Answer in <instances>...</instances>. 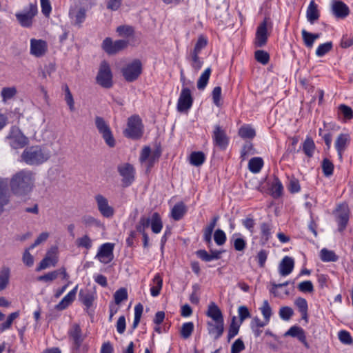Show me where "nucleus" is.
<instances>
[{
	"mask_svg": "<svg viewBox=\"0 0 353 353\" xmlns=\"http://www.w3.org/2000/svg\"><path fill=\"white\" fill-rule=\"evenodd\" d=\"M36 172L28 169H22L13 174L10 180L12 193L17 197H26L34 190Z\"/></svg>",
	"mask_w": 353,
	"mask_h": 353,
	"instance_id": "1",
	"label": "nucleus"
},
{
	"mask_svg": "<svg viewBox=\"0 0 353 353\" xmlns=\"http://www.w3.org/2000/svg\"><path fill=\"white\" fill-rule=\"evenodd\" d=\"M51 157L50 150L44 145L26 147L19 157V161L30 166H39Z\"/></svg>",
	"mask_w": 353,
	"mask_h": 353,
	"instance_id": "2",
	"label": "nucleus"
},
{
	"mask_svg": "<svg viewBox=\"0 0 353 353\" xmlns=\"http://www.w3.org/2000/svg\"><path fill=\"white\" fill-rule=\"evenodd\" d=\"M143 134V125L141 119L137 114H134L128 119L127 128L123 131L125 137L137 140Z\"/></svg>",
	"mask_w": 353,
	"mask_h": 353,
	"instance_id": "3",
	"label": "nucleus"
},
{
	"mask_svg": "<svg viewBox=\"0 0 353 353\" xmlns=\"http://www.w3.org/2000/svg\"><path fill=\"white\" fill-rule=\"evenodd\" d=\"M6 140L9 145L14 150L21 149L29 143L28 138L23 134L21 130L17 126H12Z\"/></svg>",
	"mask_w": 353,
	"mask_h": 353,
	"instance_id": "4",
	"label": "nucleus"
},
{
	"mask_svg": "<svg viewBox=\"0 0 353 353\" xmlns=\"http://www.w3.org/2000/svg\"><path fill=\"white\" fill-rule=\"evenodd\" d=\"M112 79L113 75L110 64L105 60L102 61L96 77L97 83L103 88L109 89L113 85Z\"/></svg>",
	"mask_w": 353,
	"mask_h": 353,
	"instance_id": "5",
	"label": "nucleus"
},
{
	"mask_svg": "<svg viewBox=\"0 0 353 353\" xmlns=\"http://www.w3.org/2000/svg\"><path fill=\"white\" fill-rule=\"evenodd\" d=\"M37 12V4L31 3L28 7L24 8L21 12H17L15 17L22 27L30 28L32 26L33 19Z\"/></svg>",
	"mask_w": 353,
	"mask_h": 353,
	"instance_id": "6",
	"label": "nucleus"
},
{
	"mask_svg": "<svg viewBox=\"0 0 353 353\" xmlns=\"http://www.w3.org/2000/svg\"><path fill=\"white\" fill-rule=\"evenodd\" d=\"M143 67L139 59H134L121 69V73L127 82L135 81L142 73Z\"/></svg>",
	"mask_w": 353,
	"mask_h": 353,
	"instance_id": "7",
	"label": "nucleus"
},
{
	"mask_svg": "<svg viewBox=\"0 0 353 353\" xmlns=\"http://www.w3.org/2000/svg\"><path fill=\"white\" fill-rule=\"evenodd\" d=\"M94 123L97 129L99 134H101L107 145L110 148H114L116 145V141L109 125L105 119L101 117L97 116L94 119Z\"/></svg>",
	"mask_w": 353,
	"mask_h": 353,
	"instance_id": "8",
	"label": "nucleus"
},
{
	"mask_svg": "<svg viewBox=\"0 0 353 353\" xmlns=\"http://www.w3.org/2000/svg\"><path fill=\"white\" fill-rule=\"evenodd\" d=\"M68 335L71 342V348L74 352H79L85 336L82 333L80 325L72 324L68 331Z\"/></svg>",
	"mask_w": 353,
	"mask_h": 353,
	"instance_id": "9",
	"label": "nucleus"
},
{
	"mask_svg": "<svg viewBox=\"0 0 353 353\" xmlns=\"http://www.w3.org/2000/svg\"><path fill=\"white\" fill-rule=\"evenodd\" d=\"M128 46V41L119 39L114 42L110 37H106L102 42V49L110 55L115 54Z\"/></svg>",
	"mask_w": 353,
	"mask_h": 353,
	"instance_id": "10",
	"label": "nucleus"
},
{
	"mask_svg": "<svg viewBox=\"0 0 353 353\" xmlns=\"http://www.w3.org/2000/svg\"><path fill=\"white\" fill-rule=\"evenodd\" d=\"M212 137L214 146L221 150H226L229 145L230 138L227 136L225 130L219 125L214 126Z\"/></svg>",
	"mask_w": 353,
	"mask_h": 353,
	"instance_id": "11",
	"label": "nucleus"
},
{
	"mask_svg": "<svg viewBox=\"0 0 353 353\" xmlns=\"http://www.w3.org/2000/svg\"><path fill=\"white\" fill-rule=\"evenodd\" d=\"M193 98L190 90L187 87H183L177 101V110L179 112H186L191 108Z\"/></svg>",
	"mask_w": 353,
	"mask_h": 353,
	"instance_id": "12",
	"label": "nucleus"
},
{
	"mask_svg": "<svg viewBox=\"0 0 353 353\" xmlns=\"http://www.w3.org/2000/svg\"><path fill=\"white\" fill-rule=\"evenodd\" d=\"M117 170L122 176L123 186H130L134 181V169L132 165L125 163L117 166Z\"/></svg>",
	"mask_w": 353,
	"mask_h": 353,
	"instance_id": "13",
	"label": "nucleus"
},
{
	"mask_svg": "<svg viewBox=\"0 0 353 353\" xmlns=\"http://www.w3.org/2000/svg\"><path fill=\"white\" fill-rule=\"evenodd\" d=\"M268 18H265L263 21L256 28L254 46L257 48H261L266 45L268 41Z\"/></svg>",
	"mask_w": 353,
	"mask_h": 353,
	"instance_id": "14",
	"label": "nucleus"
},
{
	"mask_svg": "<svg viewBox=\"0 0 353 353\" xmlns=\"http://www.w3.org/2000/svg\"><path fill=\"white\" fill-rule=\"evenodd\" d=\"M94 199L101 215L105 218H112L114 214V210L109 205L108 199L102 194H97Z\"/></svg>",
	"mask_w": 353,
	"mask_h": 353,
	"instance_id": "15",
	"label": "nucleus"
},
{
	"mask_svg": "<svg viewBox=\"0 0 353 353\" xmlns=\"http://www.w3.org/2000/svg\"><path fill=\"white\" fill-rule=\"evenodd\" d=\"M114 244L111 243H105L102 244L98 250L96 258L105 264L111 262L113 259Z\"/></svg>",
	"mask_w": 353,
	"mask_h": 353,
	"instance_id": "16",
	"label": "nucleus"
},
{
	"mask_svg": "<svg viewBox=\"0 0 353 353\" xmlns=\"http://www.w3.org/2000/svg\"><path fill=\"white\" fill-rule=\"evenodd\" d=\"M48 50V43L42 39H30V54L36 57H43Z\"/></svg>",
	"mask_w": 353,
	"mask_h": 353,
	"instance_id": "17",
	"label": "nucleus"
},
{
	"mask_svg": "<svg viewBox=\"0 0 353 353\" xmlns=\"http://www.w3.org/2000/svg\"><path fill=\"white\" fill-rule=\"evenodd\" d=\"M210 253H208L205 250H198L195 252L196 256L201 261L205 262H210L213 260L220 259L221 254L223 252L222 250H210Z\"/></svg>",
	"mask_w": 353,
	"mask_h": 353,
	"instance_id": "18",
	"label": "nucleus"
},
{
	"mask_svg": "<svg viewBox=\"0 0 353 353\" xmlns=\"http://www.w3.org/2000/svg\"><path fill=\"white\" fill-rule=\"evenodd\" d=\"M285 336H290L292 337L297 338L303 345L307 348H310V345L306 340V335L304 330L297 325L292 326L285 334Z\"/></svg>",
	"mask_w": 353,
	"mask_h": 353,
	"instance_id": "19",
	"label": "nucleus"
},
{
	"mask_svg": "<svg viewBox=\"0 0 353 353\" xmlns=\"http://www.w3.org/2000/svg\"><path fill=\"white\" fill-rule=\"evenodd\" d=\"M350 218V212L347 208H340L337 209L336 214V222L338 223V230L342 232L346 228Z\"/></svg>",
	"mask_w": 353,
	"mask_h": 353,
	"instance_id": "20",
	"label": "nucleus"
},
{
	"mask_svg": "<svg viewBox=\"0 0 353 353\" xmlns=\"http://www.w3.org/2000/svg\"><path fill=\"white\" fill-rule=\"evenodd\" d=\"M332 12L338 19H345L350 13L348 6L341 1H334L332 5Z\"/></svg>",
	"mask_w": 353,
	"mask_h": 353,
	"instance_id": "21",
	"label": "nucleus"
},
{
	"mask_svg": "<svg viewBox=\"0 0 353 353\" xmlns=\"http://www.w3.org/2000/svg\"><path fill=\"white\" fill-rule=\"evenodd\" d=\"M69 16L75 26L80 27L84 22L86 17V10L83 8H72L69 11Z\"/></svg>",
	"mask_w": 353,
	"mask_h": 353,
	"instance_id": "22",
	"label": "nucleus"
},
{
	"mask_svg": "<svg viewBox=\"0 0 353 353\" xmlns=\"http://www.w3.org/2000/svg\"><path fill=\"white\" fill-rule=\"evenodd\" d=\"M208 334L213 336L214 340L219 339L224 332V321L207 323Z\"/></svg>",
	"mask_w": 353,
	"mask_h": 353,
	"instance_id": "23",
	"label": "nucleus"
},
{
	"mask_svg": "<svg viewBox=\"0 0 353 353\" xmlns=\"http://www.w3.org/2000/svg\"><path fill=\"white\" fill-rule=\"evenodd\" d=\"M350 141V137L348 134H340L335 141V148L340 159H342L343 153L345 150Z\"/></svg>",
	"mask_w": 353,
	"mask_h": 353,
	"instance_id": "24",
	"label": "nucleus"
},
{
	"mask_svg": "<svg viewBox=\"0 0 353 353\" xmlns=\"http://www.w3.org/2000/svg\"><path fill=\"white\" fill-rule=\"evenodd\" d=\"M78 285H76L71 291H70L62 300L55 305L57 310H63L66 309L74 300L77 292Z\"/></svg>",
	"mask_w": 353,
	"mask_h": 353,
	"instance_id": "25",
	"label": "nucleus"
},
{
	"mask_svg": "<svg viewBox=\"0 0 353 353\" xmlns=\"http://www.w3.org/2000/svg\"><path fill=\"white\" fill-rule=\"evenodd\" d=\"M294 261L292 257L285 256L279 264V274L281 276H288L293 270Z\"/></svg>",
	"mask_w": 353,
	"mask_h": 353,
	"instance_id": "26",
	"label": "nucleus"
},
{
	"mask_svg": "<svg viewBox=\"0 0 353 353\" xmlns=\"http://www.w3.org/2000/svg\"><path fill=\"white\" fill-rule=\"evenodd\" d=\"M57 263V258L50 251L48 252L46 256L40 261L36 270L39 272L50 266H55Z\"/></svg>",
	"mask_w": 353,
	"mask_h": 353,
	"instance_id": "27",
	"label": "nucleus"
},
{
	"mask_svg": "<svg viewBox=\"0 0 353 353\" xmlns=\"http://www.w3.org/2000/svg\"><path fill=\"white\" fill-rule=\"evenodd\" d=\"M206 315L215 321H223V316L220 308L214 302H211L208 307Z\"/></svg>",
	"mask_w": 353,
	"mask_h": 353,
	"instance_id": "28",
	"label": "nucleus"
},
{
	"mask_svg": "<svg viewBox=\"0 0 353 353\" xmlns=\"http://www.w3.org/2000/svg\"><path fill=\"white\" fill-rule=\"evenodd\" d=\"M187 212V207L182 201L176 203L171 210V217L174 221L181 220Z\"/></svg>",
	"mask_w": 353,
	"mask_h": 353,
	"instance_id": "29",
	"label": "nucleus"
},
{
	"mask_svg": "<svg viewBox=\"0 0 353 353\" xmlns=\"http://www.w3.org/2000/svg\"><path fill=\"white\" fill-rule=\"evenodd\" d=\"M319 16L317 5L315 3L314 1L312 0L310 1L307 9V19L311 24H313L315 21L319 19Z\"/></svg>",
	"mask_w": 353,
	"mask_h": 353,
	"instance_id": "30",
	"label": "nucleus"
},
{
	"mask_svg": "<svg viewBox=\"0 0 353 353\" xmlns=\"http://www.w3.org/2000/svg\"><path fill=\"white\" fill-rule=\"evenodd\" d=\"M9 202V196L8 194L7 182L0 178V208L3 211V208Z\"/></svg>",
	"mask_w": 353,
	"mask_h": 353,
	"instance_id": "31",
	"label": "nucleus"
},
{
	"mask_svg": "<svg viewBox=\"0 0 353 353\" xmlns=\"http://www.w3.org/2000/svg\"><path fill=\"white\" fill-rule=\"evenodd\" d=\"M271 195L274 199H278L283 194V186L277 176H274V181L270 187Z\"/></svg>",
	"mask_w": 353,
	"mask_h": 353,
	"instance_id": "32",
	"label": "nucleus"
},
{
	"mask_svg": "<svg viewBox=\"0 0 353 353\" xmlns=\"http://www.w3.org/2000/svg\"><path fill=\"white\" fill-rule=\"evenodd\" d=\"M150 225L152 231L154 234H159L163 228V222L160 214L158 212H154L150 218Z\"/></svg>",
	"mask_w": 353,
	"mask_h": 353,
	"instance_id": "33",
	"label": "nucleus"
},
{
	"mask_svg": "<svg viewBox=\"0 0 353 353\" xmlns=\"http://www.w3.org/2000/svg\"><path fill=\"white\" fill-rule=\"evenodd\" d=\"M79 301L87 307L90 308L92 305L94 296L88 290H81L79 294Z\"/></svg>",
	"mask_w": 353,
	"mask_h": 353,
	"instance_id": "34",
	"label": "nucleus"
},
{
	"mask_svg": "<svg viewBox=\"0 0 353 353\" xmlns=\"http://www.w3.org/2000/svg\"><path fill=\"white\" fill-rule=\"evenodd\" d=\"M315 149H316V145H315V143H314L313 139L310 137H307L306 139H305V141L303 143V146H302V150H303L304 154L307 157L311 158L314 155Z\"/></svg>",
	"mask_w": 353,
	"mask_h": 353,
	"instance_id": "35",
	"label": "nucleus"
},
{
	"mask_svg": "<svg viewBox=\"0 0 353 353\" xmlns=\"http://www.w3.org/2000/svg\"><path fill=\"white\" fill-rule=\"evenodd\" d=\"M205 154L201 151L192 152L190 155V163L194 166H200L205 161Z\"/></svg>",
	"mask_w": 353,
	"mask_h": 353,
	"instance_id": "36",
	"label": "nucleus"
},
{
	"mask_svg": "<svg viewBox=\"0 0 353 353\" xmlns=\"http://www.w3.org/2000/svg\"><path fill=\"white\" fill-rule=\"evenodd\" d=\"M263 166V160L261 157H253L248 163V168L252 173H258Z\"/></svg>",
	"mask_w": 353,
	"mask_h": 353,
	"instance_id": "37",
	"label": "nucleus"
},
{
	"mask_svg": "<svg viewBox=\"0 0 353 353\" xmlns=\"http://www.w3.org/2000/svg\"><path fill=\"white\" fill-rule=\"evenodd\" d=\"M320 258L323 262H336L339 256L332 250L323 248L320 252Z\"/></svg>",
	"mask_w": 353,
	"mask_h": 353,
	"instance_id": "38",
	"label": "nucleus"
},
{
	"mask_svg": "<svg viewBox=\"0 0 353 353\" xmlns=\"http://www.w3.org/2000/svg\"><path fill=\"white\" fill-rule=\"evenodd\" d=\"M261 240L264 241L263 243H267L272 236V225L270 223H262L260 225Z\"/></svg>",
	"mask_w": 353,
	"mask_h": 353,
	"instance_id": "39",
	"label": "nucleus"
},
{
	"mask_svg": "<svg viewBox=\"0 0 353 353\" xmlns=\"http://www.w3.org/2000/svg\"><path fill=\"white\" fill-rule=\"evenodd\" d=\"M211 71V68H208L201 74L197 81V88L199 90H203L205 88L210 77Z\"/></svg>",
	"mask_w": 353,
	"mask_h": 353,
	"instance_id": "40",
	"label": "nucleus"
},
{
	"mask_svg": "<svg viewBox=\"0 0 353 353\" xmlns=\"http://www.w3.org/2000/svg\"><path fill=\"white\" fill-rule=\"evenodd\" d=\"M241 323H238L236 316H233L231 320L228 332V341L230 342L232 339L236 336L239 331Z\"/></svg>",
	"mask_w": 353,
	"mask_h": 353,
	"instance_id": "41",
	"label": "nucleus"
},
{
	"mask_svg": "<svg viewBox=\"0 0 353 353\" xmlns=\"http://www.w3.org/2000/svg\"><path fill=\"white\" fill-rule=\"evenodd\" d=\"M10 272V269L7 267H3L0 270V291L7 287L9 283Z\"/></svg>",
	"mask_w": 353,
	"mask_h": 353,
	"instance_id": "42",
	"label": "nucleus"
},
{
	"mask_svg": "<svg viewBox=\"0 0 353 353\" xmlns=\"http://www.w3.org/2000/svg\"><path fill=\"white\" fill-rule=\"evenodd\" d=\"M62 89L64 91V99L68 105L70 110L73 112L74 110V101L69 87L67 84H64L62 86Z\"/></svg>",
	"mask_w": 353,
	"mask_h": 353,
	"instance_id": "43",
	"label": "nucleus"
},
{
	"mask_svg": "<svg viewBox=\"0 0 353 353\" xmlns=\"http://www.w3.org/2000/svg\"><path fill=\"white\" fill-rule=\"evenodd\" d=\"M322 171L325 176L330 177L333 174L334 165L327 158H324L321 163Z\"/></svg>",
	"mask_w": 353,
	"mask_h": 353,
	"instance_id": "44",
	"label": "nucleus"
},
{
	"mask_svg": "<svg viewBox=\"0 0 353 353\" xmlns=\"http://www.w3.org/2000/svg\"><path fill=\"white\" fill-rule=\"evenodd\" d=\"M117 32L121 37L128 38V37L134 36V29L131 26H128V25L119 26L117 28Z\"/></svg>",
	"mask_w": 353,
	"mask_h": 353,
	"instance_id": "45",
	"label": "nucleus"
},
{
	"mask_svg": "<svg viewBox=\"0 0 353 353\" xmlns=\"http://www.w3.org/2000/svg\"><path fill=\"white\" fill-rule=\"evenodd\" d=\"M333 47L332 41H327L324 43L320 44L316 50V55L318 57H322L328 53Z\"/></svg>",
	"mask_w": 353,
	"mask_h": 353,
	"instance_id": "46",
	"label": "nucleus"
},
{
	"mask_svg": "<svg viewBox=\"0 0 353 353\" xmlns=\"http://www.w3.org/2000/svg\"><path fill=\"white\" fill-rule=\"evenodd\" d=\"M76 245L78 248H83L88 250L92 246V241L88 235L85 234L76 240Z\"/></svg>",
	"mask_w": 353,
	"mask_h": 353,
	"instance_id": "47",
	"label": "nucleus"
},
{
	"mask_svg": "<svg viewBox=\"0 0 353 353\" xmlns=\"http://www.w3.org/2000/svg\"><path fill=\"white\" fill-rule=\"evenodd\" d=\"M194 323L192 322L184 323L181 329V336L182 338L186 339H188L194 331Z\"/></svg>",
	"mask_w": 353,
	"mask_h": 353,
	"instance_id": "48",
	"label": "nucleus"
},
{
	"mask_svg": "<svg viewBox=\"0 0 353 353\" xmlns=\"http://www.w3.org/2000/svg\"><path fill=\"white\" fill-rule=\"evenodd\" d=\"M255 59L263 65H266L270 61V54L266 51L258 50L254 52Z\"/></svg>",
	"mask_w": 353,
	"mask_h": 353,
	"instance_id": "49",
	"label": "nucleus"
},
{
	"mask_svg": "<svg viewBox=\"0 0 353 353\" xmlns=\"http://www.w3.org/2000/svg\"><path fill=\"white\" fill-rule=\"evenodd\" d=\"M19 316V311H17V312H12L11 313L7 318V320L0 324V332H4L5 330L9 329L12 324V322L14 319H16L17 318H18Z\"/></svg>",
	"mask_w": 353,
	"mask_h": 353,
	"instance_id": "50",
	"label": "nucleus"
},
{
	"mask_svg": "<svg viewBox=\"0 0 353 353\" xmlns=\"http://www.w3.org/2000/svg\"><path fill=\"white\" fill-rule=\"evenodd\" d=\"M239 135L243 139H253L256 132L254 129L250 126H242L239 130Z\"/></svg>",
	"mask_w": 353,
	"mask_h": 353,
	"instance_id": "51",
	"label": "nucleus"
},
{
	"mask_svg": "<svg viewBox=\"0 0 353 353\" xmlns=\"http://www.w3.org/2000/svg\"><path fill=\"white\" fill-rule=\"evenodd\" d=\"M17 91L15 87H5L1 90V95L5 102L14 97Z\"/></svg>",
	"mask_w": 353,
	"mask_h": 353,
	"instance_id": "52",
	"label": "nucleus"
},
{
	"mask_svg": "<svg viewBox=\"0 0 353 353\" xmlns=\"http://www.w3.org/2000/svg\"><path fill=\"white\" fill-rule=\"evenodd\" d=\"M254 154V149L251 142H246L242 147L241 151V158L243 160L246 159L250 155Z\"/></svg>",
	"mask_w": 353,
	"mask_h": 353,
	"instance_id": "53",
	"label": "nucleus"
},
{
	"mask_svg": "<svg viewBox=\"0 0 353 353\" xmlns=\"http://www.w3.org/2000/svg\"><path fill=\"white\" fill-rule=\"evenodd\" d=\"M115 304L119 305L128 299V292L125 288H121L117 290L114 294Z\"/></svg>",
	"mask_w": 353,
	"mask_h": 353,
	"instance_id": "54",
	"label": "nucleus"
},
{
	"mask_svg": "<svg viewBox=\"0 0 353 353\" xmlns=\"http://www.w3.org/2000/svg\"><path fill=\"white\" fill-rule=\"evenodd\" d=\"M199 53L196 52H191L190 57L192 60L191 65L195 70H199L203 65V61L199 57Z\"/></svg>",
	"mask_w": 353,
	"mask_h": 353,
	"instance_id": "55",
	"label": "nucleus"
},
{
	"mask_svg": "<svg viewBox=\"0 0 353 353\" xmlns=\"http://www.w3.org/2000/svg\"><path fill=\"white\" fill-rule=\"evenodd\" d=\"M279 316L284 321H288L294 314V311L292 307L289 306L281 307L279 310Z\"/></svg>",
	"mask_w": 353,
	"mask_h": 353,
	"instance_id": "56",
	"label": "nucleus"
},
{
	"mask_svg": "<svg viewBox=\"0 0 353 353\" xmlns=\"http://www.w3.org/2000/svg\"><path fill=\"white\" fill-rule=\"evenodd\" d=\"M338 108L345 119L351 120L353 119V110L350 106L345 104H341Z\"/></svg>",
	"mask_w": 353,
	"mask_h": 353,
	"instance_id": "57",
	"label": "nucleus"
},
{
	"mask_svg": "<svg viewBox=\"0 0 353 353\" xmlns=\"http://www.w3.org/2000/svg\"><path fill=\"white\" fill-rule=\"evenodd\" d=\"M161 154V150L160 148L155 149L150 154L148 159V169H150L154 164V163L159 160Z\"/></svg>",
	"mask_w": 353,
	"mask_h": 353,
	"instance_id": "58",
	"label": "nucleus"
},
{
	"mask_svg": "<svg viewBox=\"0 0 353 353\" xmlns=\"http://www.w3.org/2000/svg\"><path fill=\"white\" fill-rule=\"evenodd\" d=\"M302 38L304 42V44L307 48H311L314 43V39L312 37V33L306 31L305 29L301 31Z\"/></svg>",
	"mask_w": 353,
	"mask_h": 353,
	"instance_id": "59",
	"label": "nucleus"
},
{
	"mask_svg": "<svg viewBox=\"0 0 353 353\" xmlns=\"http://www.w3.org/2000/svg\"><path fill=\"white\" fill-rule=\"evenodd\" d=\"M207 44L208 39L206 37H205L203 35H200L197 39L192 52L200 53L201 51L206 47Z\"/></svg>",
	"mask_w": 353,
	"mask_h": 353,
	"instance_id": "60",
	"label": "nucleus"
},
{
	"mask_svg": "<svg viewBox=\"0 0 353 353\" xmlns=\"http://www.w3.org/2000/svg\"><path fill=\"white\" fill-rule=\"evenodd\" d=\"M214 240L218 245H223L226 241L225 232L221 229H217L214 234Z\"/></svg>",
	"mask_w": 353,
	"mask_h": 353,
	"instance_id": "61",
	"label": "nucleus"
},
{
	"mask_svg": "<svg viewBox=\"0 0 353 353\" xmlns=\"http://www.w3.org/2000/svg\"><path fill=\"white\" fill-rule=\"evenodd\" d=\"M338 336L340 341L343 344L350 345L353 342V339L350 332L346 330L339 331Z\"/></svg>",
	"mask_w": 353,
	"mask_h": 353,
	"instance_id": "62",
	"label": "nucleus"
},
{
	"mask_svg": "<svg viewBox=\"0 0 353 353\" xmlns=\"http://www.w3.org/2000/svg\"><path fill=\"white\" fill-rule=\"evenodd\" d=\"M212 97L214 104L217 107H220L221 105V88L220 86L214 88L212 92Z\"/></svg>",
	"mask_w": 353,
	"mask_h": 353,
	"instance_id": "63",
	"label": "nucleus"
},
{
	"mask_svg": "<svg viewBox=\"0 0 353 353\" xmlns=\"http://www.w3.org/2000/svg\"><path fill=\"white\" fill-rule=\"evenodd\" d=\"M245 345L241 339H236L232 345L231 353H240L245 349Z\"/></svg>",
	"mask_w": 353,
	"mask_h": 353,
	"instance_id": "64",
	"label": "nucleus"
}]
</instances>
